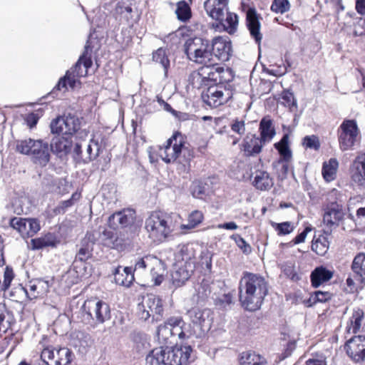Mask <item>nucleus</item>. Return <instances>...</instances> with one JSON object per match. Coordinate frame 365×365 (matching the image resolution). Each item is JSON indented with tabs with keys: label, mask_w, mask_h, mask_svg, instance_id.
I'll use <instances>...</instances> for the list:
<instances>
[{
	"label": "nucleus",
	"mask_w": 365,
	"mask_h": 365,
	"mask_svg": "<svg viewBox=\"0 0 365 365\" xmlns=\"http://www.w3.org/2000/svg\"><path fill=\"white\" fill-rule=\"evenodd\" d=\"M211 49L215 60L227 61L232 51L231 43L222 37H217L213 39Z\"/></svg>",
	"instance_id": "nucleus-26"
},
{
	"label": "nucleus",
	"mask_w": 365,
	"mask_h": 365,
	"mask_svg": "<svg viewBox=\"0 0 365 365\" xmlns=\"http://www.w3.org/2000/svg\"><path fill=\"white\" fill-rule=\"evenodd\" d=\"M207 297V289L202 285H200L196 295H193L192 300L195 303H199L200 301L204 300Z\"/></svg>",
	"instance_id": "nucleus-61"
},
{
	"label": "nucleus",
	"mask_w": 365,
	"mask_h": 365,
	"mask_svg": "<svg viewBox=\"0 0 365 365\" xmlns=\"http://www.w3.org/2000/svg\"><path fill=\"white\" fill-rule=\"evenodd\" d=\"M331 233V230L324 231V234L319 235L318 237H314L312 245V250L319 255H324L329 247V241L328 236Z\"/></svg>",
	"instance_id": "nucleus-32"
},
{
	"label": "nucleus",
	"mask_w": 365,
	"mask_h": 365,
	"mask_svg": "<svg viewBox=\"0 0 365 365\" xmlns=\"http://www.w3.org/2000/svg\"><path fill=\"white\" fill-rule=\"evenodd\" d=\"M192 196L195 198H202L205 194V184L201 181H194L190 187Z\"/></svg>",
	"instance_id": "nucleus-51"
},
{
	"label": "nucleus",
	"mask_w": 365,
	"mask_h": 365,
	"mask_svg": "<svg viewBox=\"0 0 365 365\" xmlns=\"http://www.w3.org/2000/svg\"><path fill=\"white\" fill-rule=\"evenodd\" d=\"M233 96L232 86L230 84H218L209 87L203 93L202 98L205 103L212 108H217L227 103Z\"/></svg>",
	"instance_id": "nucleus-12"
},
{
	"label": "nucleus",
	"mask_w": 365,
	"mask_h": 365,
	"mask_svg": "<svg viewBox=\"0 0 365 365\" xmlns=\"http://www.w3.org/2000/svg\"><path fill=\"white\" fill-rule=\"evenodd\" d=\"M197 329L193 326V324L185 323L183 321V325L182 329L181 331V338L182 340L188 339L192 336H195L196 338H200L203 336H198L196 334Z\"/></svg>",
	"instance_id": "nucleus-49"
},
{
	"label": "nucleus",
	"mask_w": 365,
	"mask_h": 365,
	"mask_svg": "<svg viewBox=\"0 0 365 365\" xmlns=\"http://www.w3.org/2000/svg\"><path fill=\"white\" fill-rule=\"evenodd\" d=\"M268 283L259 274L243 272L239 283V299L242 307L248 311L259 309L268 294Z\"/></svg>",
	"instance_id": "nucleus-1"
},
{
	"label": "nucleus",
	"mask_w": 365,
	"mask_h": 365,
	"mask_svg": "<svg viewBox=\"0 0 365 365\" xmlns=\"http://www.w3.org/2000/svg\"><path fill=\"white\" fill-rule=\"evenodd\" d=\"M350 177L357 186L365 187V153L360 152L349 167Z\"/></svg>",
	"instance_id": "nucleus-18"
},
{
	"label": "nucleus",
	"mask_w": 365,
	"mask_h": 365,
	"mask_svg": "<svg viewBox=\"0 0 365 365\" xmlns=\"http://www.w3.org/2000/svg\"><path fill=\"white\" fill-rule=\"evenodd\" d=\"M347 355L356 363L365 361V336H356L345 345Z\"/></svg>",
	"instance_id": "nucleus-17"
},
{
	"label": "nucleus",
	"mask_w": 365,
	"mask_h": 365,
	"mask_svg": "<svg viewBox=\"0 0 365 365\" xmlns=\"http://www.w3.org/2000/svg\"><path fill=\"white\" fill-rule=\"evenodd\" d=\"M16 150L23 155H31L33 161L45 166L50 160L48 144L41 140L26 138L15 142Z\"/></svg>",
	"instance_id": "nucleus-7"
},
{
	"label": "nucleus",
	"mask_w": 365,
	"mask_h": 365,
	"mask_svg": "<svg viewBox=\"0 0 365 365\" xmlns=\"http://www.w3.org/2000/svg\"><path fill=\"white\" fill-rule=\"evenodd\" d=\"M34 249H41L46 247H54L55 242L47 237L32 240Z\"/></svg>",
	"instance_id": "nucleus-55"
},
{
	"label": "nucleus",
	"mask_w": 365,
	"mask_h": 365,
	"mask_svg": "<svg viewBox=\"0 0 365 365\" xmlns=\"http://www.w3.org/2000/svg\"><path fill=\"white\" fill-rule=\"evenodd\" d=\"M307 365H327L326 356L323 354H315L306 361Z\"/></svg>",
	"instance_id": "nucleus-58"
},
{
	"label": "nucleus",
	"mask_w": 365,
	"mask_h": 365,
	"mask_svg": "<svg viewBox=\"0 0 365 365\" xmlns=\"http://www.w3.org/2000/svg\"><path fill=\"white\" fill-rule=\"evenodd\" d=\"M175 13L179 20L186 21L191 17L190 5L186 1H178Z\"/></svg>",
	"instance_id": "nucleus-45"
},
{
	"label": "nucleus",
	"mask_w": 365,
	"mask_h": 365,
	"mask_svg": "<svg viewBox=\"0 0 365 365\" xmlns=\"http://www.w3.org/2000/svg\"><path fill=\"white\" fill-rule=\"evenodd\" d=\"M114 279L116 284L128 287L134 280L132 267H122L118 266L113 272Z\"/></svg>",
	"instance_id": "nucleus-29"
},
{
	"label": "nucleus",
	"mask_w": 365,
	"mask_h": 365,
	"mask_svg": "<svg viewBox=\"0 0 365 365\" xmlns=\"http://www.w3.org/2000/svg\"><path fill=\"white\" fill-rule=\"evenodd\" d=\"M135 212L133 210L128 209L115 212L108 218V225L113 229L125 227L134 223Z\"/></svg>",
	"instance_id": "nucleus-20"
},
{
	"label": "nucleus",
	"mask_w": 365,
	"mask_h": 365,
	"mask_svg": "<svg viewBox=\"0 0 365 365\" xmlns=\"http://www.w3.org/2000/svg\"><path fill=\"white\" fill-rule=\"evenodd\" d=\"M48 281L42 279L31 280L25 292L30 299L41 298L46 296L49 290Z\"/></svg>",
	"instance_id": "nucleus-25"
},
{
	"label": "nucleus",
	"mask_w": 365,
	"mask_h": 365,
	"mask_svg": "<svg viewBox=\"0 0 365 365\" xmlns=\"http://www.w3.org/2000/svg\"><path fill=\"white\" fill-rule=\"evenodd\" d=\"M192 352L190 346L153 349L146 356L147 365H187Z\"/></svg>",
	"instance_id": "nucleus-3"
},
{
	"label": "nucleus",
	"mask_w": 365,
	"mask_h": 365,
	"mask_svg": "<svg viewBox=\"0 0 365 365\" xmlns=\"http://www.w3.org/2000/svg\"><path fill=\"white\" fill-rule=\"evenodd\" d=\"M364 318V312L361 310L353 313L346 327V331L349 334H356L360 329Z\"/></svg>",
	"instance_id": "nucleus-40"
},
{
	"label": "nucleus",
	"mask_w": 365,
	"mask_h": 365,
	"mask_svg": "<svg viewBox=\"0 0 365 365\" xmlns=\"http://www.w3.org/2000/svg\"><path fill=\"white\" fill-rule=\"evenodd\" d=\"M163 311L162 301L159 297L149 294L143 297L141 302L138 304L137 315L140 319L145 321L150 317L154 318L156 315L160 316Z\"/></svg>",
	"instance_id": "nucleus-13"
},
{
	"label": "nucleus",
	"mask_w": 365,
	"mask_h": 365,
	"mask_svg": "<svg viewBox=\"0 0 365 365\" xmlns=\"http://www.w3.org/2000/svg\"><path fill=\"white\" fill-rule=\"evenodd\" d=\"M264 145L255 134H249L240 145V149L246 157L255 156L261 153Z\"/></svg>",
	"instance_id": "nucleus-23"
},
{
	"label": "nucleus",
	"mask_w": 365,
	"mask_h": 365,
	"mask_svg": "<svg viewBox=\"0 0 365 365\" xmlns=\"http://www.w3.org/2000/svg\"><path fill=\"white\" fill-rule=\"evenodd\" d=\"M351 269L355 274V280L359 283L365 282V254L359 253L354 259Z\"/></svg>",
	"instance_id": "nucleus-34"
},
{
	"label": "nucleus",
	"mask_w": 365,
	"mask_h": 365,
	"mask_svg": "<svg viewBox=\"0 0 365 365\" xmlns=\"http://www.w3.org/2000/svg\"><path fill=\"white\" fill-rule=\"evenodd\" d=\"M85 138L80 139L79 142H76L73 148V152L76 155L78 158H81L84 162H90L95 160L100 154L101 145L98 141L95 139H90L88 143H86V151L85 158L82 155V146L83 143L85 141Z\"/></svg>",
	"instance_id": "nucleus-19"
},
{
	"label": "nucleus",
	"mask_w": 365,
	"mask_h": 365,
	"mask_svg": "<svg viewBox=\"0 0 365 365\" xmlns=\"http://www.w3.org/2000/svg\"><path fill=\"white\" fill-rule=\"evenodd\" d=\"M259 132L260 137L259 138L264 145L272 140L276 132L270 118L265 117L262 119L259 123Z\"/></svg>",
	"instance_id": "nucleus-31"
},
{
	"label": "nucleus",
	"mask_w": 365,
	"mask_h": 365,
	"mask_svg": "<svg viewBox=\"0 0 365 365\" xmlns=\"http://www.w3.org/2000/svg\"><path fill=\"white\" fill-rule=\"evenodd\" d=\"M180 37L177 32H173L165 37V41L168 43L171 41L173 44H178L180 43Z\"/></svg>",
	"instance_id": "nucleus-64"
},
{
	"label": "nucleus",
	"mask_w": 365,
	"mask_h": 365,
	"mask_svg": "<svg viewBox=\"0 0 365 365\" xmlns=\"http://www.w3.org/2000/svg\"><path fill=\"white\" fill-rule=\"evenodd\" d=\"M14 278V273L12 269H9L8 267L6 269L4 274V282L3 284L1 283V289L6 290L10 286V284Z\"/></svg>",
	"instance_id": "nucleus-59"
},
{
	"label": "nucleus",
	"mask_w": 365,
	"mask_h": 365,
	"mask_svg": "<svg viewBox=\"0 0 365 365\" xmlns=\"http://www.w3.org/2000/svg\"><path fill=\"white\" fill-rule=\"evenodd\" d=\"M207 14L212 19L221 22L224 30L229 34L236 32L238 26V16L228 11L226 1H204Z\"/></svg>",
	"instance_id": "nucleus-6"
},
{
	"label": "nucleus",
	"mask_w": 365,
	"mask_h": 365,
	"mask_svg": "<svg viewBox=\"0 0 365 365\" xmlns=\"http://www.w3.org/2000/svg\"><path fill=\"white\" fill-rule=\"evenodd\" d=\"M302 145L306 148L318 150L320 147V143L318 137L316 135H307L302 140Z\"/></svg>",
	"instance_id": "nucleus-52"
},
{
	"label": "nucleus",
	"mask_w": 365,
	"mask_h": 365,
	"mask_svg": "<svg viewBox=\"0 0 365 365\" xmlns=\"http://www.w3.org/2000/svg\"><path fill=\"white\" fill-rule=\"evenodd\" d=\"M187 314L193 326L197 329L198 336H205L210 329L212 318L211 310L209 309L192 308L187 311Z\"/></svg>",
	"instance_id": "nucleus-14"
},
{
	"label": "nucleus",
	"mask_w": 365,
	"mask_h": 365,
	"mask_svg": "<svg viewBox=\"0 0 365 365\" xmlns=\"http://www.w3.org/2000/svg\"><path fill=\"white\" fill-rule=\"evenodd\" d=\"M355 36L365 35V19H360L354 27Z\"/></svg>",
	"instance_id": "nucleus-62"
},
{
	"label": "nucleus",
	"mask_w": 365,
	"mask_h": 365,
	"mask_svg": "<svg viewBox=\"0 0 365 365\" xmlns=\"http://www.w3.org/2000/svg\"><path fill=\"white\" fill-rule=\"evenodd\" d=\"M158 155L166 163L177 162L178 170L180 172L188 173L191 154L184 146L182 135L180 133L173 134L158 150Z\"/></svg>",
	"instance_id": "nucleus-2"
},
{
	"label": "nucleus",
	"mask_w": 365,
	"mask_h": 365,
	"mask_svg": "<svg viewBox=\"0 0 365 365\" xmlns=\"http://www.w3.org/2000/svg\"><path fill=\"white\" fill-rule=\"evenodd\" d=\"M80 125V120L78 117L68 114L53 120L50 127L53 134L66 135L71 138L73 134H76V138H87L88 133L85 130H79Z\"/></svg>",
	"instance_id": "nucleus-9"
},
{
	"label": "nucleus",
	"mask_w": 365,
	"mask_h": 365,
	"mask_svg": "<svg viewBox=\"0 0 365 365\" xmlns=\"http://www.w3.org/2000/svg\"><path fill=\"white\" fill-rule=\"evenodd\" d=\"M232 238H233L235 240L237 246L242 250L243 252L249 253L250 252V246L248 244H247V242L243 238H242L239 235H233Z\"/></svg>",
	"instance_id": "nucleus-60"
},
{
	"label": "nucleus",
	"mask_w": 365,
	"mask_h": 365,
	"mask_svg": "<svg viewBox=\"0 0 365 365\" xmlns=\"http://www.w3.org/2000/svg\"><path fill=\"white\" fill-rule=\"evenodd\" d=\"M175 262L184 265L190 263L195 266V251L193 248L189 245H182L175 254Z\"/></svg>",
	"instance_id": "nucleus-33"
},
{
	"label": "nucleus",
	"mask_w": 365,
	"mask_h": 365,
	"mask_svg": "<svg viewBox=\"0 0 365 365\" xmlns=\"http://www.w3.org/2000/svg\"><path fill=\"white\" fill-rule=\"evenodd\" d=\"M91 48L89 42L87 41L85 46V51L75 64V66L70 70L67 71L64 77L61 78L56 86L57 90L64 91L67 90V84L71 88H75L79 84L78 80L81 77H84L88 73V69L92 66V61L91 54Z\"/></svg>",
	"instance_id": "nucleus-5"
},
{
	"label": "nucleus",
	"mask_w": 365,
	"mask_h": 365,
	"mask_svg": "<svg viewBox=\"0 0 365 365\" xmlns=\"http://www.w3.org/2000/svg\"><path fill=\"white\" fill-rule=\"evenodd\" d=\"M73 359V352L67 347L43 349L41 354L42 360H53L55 365H68Z\"/></svg>",
	"instance_id": "nucleus-15"
},
{
	"label": "nucleus",
	"mask_w": 365,
	"mask_h": 365,
	"mask_svg": "<svg viewBox=\"0 0 365 365\" xmlns=\"http://www.w3.org/2000/svg\"><path fill=\"white\" fill-rule=\"evenodd\" d=\"M281 103L289 109L297 108V101L292 93L289 91H284L281 94Z\"/></svg>",
	"instance_id": "nucleus-50"
},
{
	"label": "nucleus",
	"mask_w": 365,
	"mask_h": 365,
	"mask_svg": "<svg viewBox=\"0 0 365 365\" xmlns=\"http://www.w3.org/2000/svg\"><path fill=\"white\" fill-rule=\"evenodd\" d=\"M72 143L71 137L58 135L52 139L51 148L53 153L62 157L71 151Z\"/></svg>",
	"instance_id": "nucleus-28"
},
{
	"label": "nucleus",
	"mask_w": 365,
	"mask_h": 365,
	"mask_svg": "<svg viewBox=\"0 0 365 365\" xmlns=\"http://www.w3.org/2000/svg\"><path fill=\"white\" fill-rule=\"evenodd\" d=\"M312 230V229L309 227H307L303 232L297 235L295 238L293 240V242L295 245L304 242L307 234Z\"/></svg>",
	"instance_id": "nucleus-63"
},
{
	"label": "nucleus",
	"mask_w": 365,
	"mask_h": 365,
	"mask_svg": "<svg viewBox=\"0 0 365 365\" xmlns=\"http://www.w3.org/2000/svg\"><path fill=\"white\" fill-rule=\"evenodd\" d=\"M197 73L192 74L193 76H200L202 78H207L211 81H216L217 76L222 73L224 69L219 66L216 60L214 58V63L203 64Z\"/></svg>",
	"instance_id": "nucleus-30"
},
{
	"label": "nucleus",
	"mask_w": 365,
	"mask_h": 365,
	"mask_svg": "<svg viewBox=\"0 0 365 365\" xmlns=\"http://www.w3.org/2000/svg\"><path fill=\"white\" fill-rule=\"evenodd\" d=\"M290 9L289 1H273L271 10L275 13L283 14Z\"/></svg>",
	"instance_id": "nucleus-57"
},
{
	"label": "nucleus",
	"mask_w": 365,
	"mask_h": 365,
	"mask_svg": "<svg viewBox=\"0 0 365 365\" xmlns=\"http://www.w3.org/2000/svg\"><path fill=\"white\" fill-rule=\"evenodd\" d=\"M332 277V272L323 267H317L312 272V284L314 287H318L324 282L329 281Z\"/></svg>",
	"instance_id": "nucleus-36"
},
{
	"label": "nucleus",
	"mask_w": 365,
	"mask_h": 365,
	"mask_svg": "<svg viewBox=\"0 0 365 365\" xmlns=\"http://www.w3.org/2000/svg\"><path fill=\"white\" fill-rule=\"evenodd\" d=\"M270 224L278 235H289L294 230V226L291 222H284L281 223L271 222Z\"/></svg>",
	"instance_id": "nucleus-46"
},
{
	"label": "nucleus",
	"mask_w": 365,
	"mask_h": 365,
	"mask_svg": "<svg viewBox=\"0 0 365 365\" xmlns=\"http://www.w3.org/2000/svg\"><path fill=\"white\" fill-rule=\"evenodd\" d=\"M230 128L233 132L237 133L240 136L243 135L246 131L245 121L238 118L232 120L230 124Z\"/></svg>",
	"instance_id": "nucleus-56"
},
{
	"label": "nucleus",
	"mask_w": 365,
	"mask_h": 365,
	"mask_svg": "<svg viewBox=\"0 0 365 365\" xmlns=\"http://www.w3.org/2000/svg\"><path fill=\"white\" fill-rule=\"evenodd\" d=\"M99 237L105 246L118 250H123L128 244L124 235L110 230H104Z\"/></svg>",
	"instance_id": "nucleus-21"
},
{
	"label": "nucleus",
	"mask_w": 365,
	"mask_h": 365,
	"mask_svg": "<svg viewBox=\"0 0 365 365\" xmlns=\"http://www.w3.org/2000/svg\"><path fill=\"white\" fill-rule=\"evenodd\" d=\"M331 297V294L329 292L317 291L311 296L309 301L312 302V304H315L317 302H326L330 299Z\"/></svg>",
	"instance_id": "nucleus-54"
},
{
	"label": "nucleus",
	"mask_w": 365,
	"mask_h": 365,
	"mask_svg": "<svg viewBox=\"0 0 365 365\" xmlns=\"http://www.w3.org/2000/svg\"><path fill=\"white\" fill-rule=\"evenodd\" d=\"M274 185L272 178L269 174L264 170H257L253 180V185L260 190H267Z\"/></svg>",
	"instance_id": "nucleus-35"
},
{
	"label": "nucleus",
	"mask_w": 365,
	"mask_h": 365,
	"mask_svg": "<svg viewBox=\"0 0 365 365\" xmlns=\"http://www.w3.org/2000/svg\"><path fill=\"white\" fill-rule=\"evenodd\" d=\"M266 360L255 353L243 352L240 358V365H266Z\"/></svg>",
	"instance_id": "nucleus-39"
},
{
	"label": "nucleus",
	"mask_w": 365,
	"mask_h": 365,
	"mask_svg": "<svg viewBox=\"0 0 365 365\" xmlns=\"http://www.w3.org/2000/svg\"><path fill=\"white\" fill-rule=\"evenodd\" d=\"M93 242L81 247L76 256V259L84 262L91 256Z\"/></svg>",
	"instance_id": "nucleus-53"
},
{
	"label": "nucleus",
	"mask_w": 365,
	"mask_h": 365,
	"mask_svg": "<svg viewBox=\"0 0 365 365\" xmlns=\"http://www.w3.org/2000/svg\"><path fill=\"white\" fill-rule=\"evenodd\" d=\"M246 21L252 38L255 39L256 43L259 44L262 39V34L260 32L261 24L259 17L254 9H250L247 11Z\"/></svg>",
	"instance_id": "nucleus-27"
},
{
	"label": "nucleus",
	"mask_w": 365,
	"mask_h": 365,
	"mask_svg": "<svg viewBox=\"0 0 365 365\" xmlns=\"http://www.w3.org/2000/svg\"><path fill=\"white\" fill-rule=\"evenodd\" d=\"M10 225L24 238L32 237L40 230L38 222L32 218L14 217L10 221Z\"/></svg>",
	"instance_id": "nucleus-16"
},
{
	"label": "nucleus",
	"mask_w": 365,
	"mask_h": 365,
	"mask_svg": "<svg viewBox=\"0 0 365 365\" xmlns=\"http://www.w3.org/2000/svg\"><path fill=\"white\" fill-rule=\"evenodd\" d=\"M339 163L336 159L331 158L328 162L323 164L322 175L327 182L334 180L336 175Z\"/></svg>",
	"instance_id": "nucleus-38"
},
{
	"label": "nucleus",
	"mask_w": 365,
	"mask_h": 365,
	"mask_svg": "<svg viewBox=\"0 0 365 365\" xmlns=\"http://www.w3.org/2000/svg\"><path fill=\"white\" fill-rule=\"evenodd\" d=\"M170 323L172 325V336L173 338H181V331L183 325L182 318L180 317H171Z\"/></svg>",
	"instance_id": "nucleus-47"
},
{
	"label": "nucleus",
	"mask_w": 365,
	"mask_h": 365,
	"mask_svg": "<svg viewBox=\"0 0 365 365\" xmlns=\"http://www.w3.org/2000/svg\"><path fill=\"white\" fill-rule=\"evenodd\" d=\"M343 217L342 206L337 202H331L324 210L323 222L327 227L331 228L333 226H337Z\"/></svg>",
	"instance_id": "nucleus-24"
},
{
	"label": "nucleus",
	"mask_w": 365,
	"mask_h": 365,
	"mask_svg": "<svg viewBox=\"0 0 365 365\" xmlns=\"http://www.w3.org/2000/svg\"><path fill=\"white\" fill-rule=\"evenodd\" d=\"M155 260L153 262L154 264H151L149 267H150V274L152 276V279L154 281L155 285H160L163 280V275L165 273V264L162 260L155 257Z\"/></svg>",
	"instance_id": "nucleus-37"
},
{
	"label": "nucleus",
	"mask_w": 365,
	"mask_h": 365,
	"mask_svg": "<svg viewBox=\"0 0 365 365\" xmlns=\"http://www.w3.org/2000/svg\"><path fill=\"white\" fill-rule=\"evenodd\" d=\"M289 143V135L285 134L283 135L279 142L274 144L275 148L279 151L280 155L284 158V160H288L291 156V150L288 146Z\"/></svg>",
	"instance_id": "nucleus-44"
},
{
	"label": "nucleus",
	"mask_w": 365,
	"mask_h": 365,
	"mask_svg": "<svg viewBox=\"0 0 365 365\" xmlns=\"http://www.w3.org/2000/svg\"><path fill=\"white\" fill-rule=\"evenodd\" d=\"M179 215L153 212L145 220V229L149 237L155 242H163L177 227Z\"/></svg>",
	"instance_id": "nucleus-4"
},
{
	"label": "nucleus",
	"mask_w": 365,
	"mask_h": 365,
	"mask_svg": "<svg viewBox=\"0 0 365 365\" xmlns=\"http://www.w3.org/2000/svg\"><path fill=\"white\" fill-rule=\"evenodd\" d=\"M339 148L342 151L352 150L359 142L361 134L354 120H344L337 130Z\"/></svg>",
	"instance_id": "nucleus-10"
},
{
	"label": "nucleus",
	"mask_w": 365,
	"mask_h": 365,
	"mask_svg": "<svg viewBox=\"0 0 365 365\" xmlns=\"http://www.w3.org/2000/svg\"><path fill=\"white\" fill-rule=\"evenodd\" d=\"M203 220V214L201 211L194 210L189 215L187 218V224L181 225V230H191L200 225Z\"/></svg>",
	"instance_id": "nucleus-42"
},
{
	"label": "nucleus",
	"mask_w": 365,
	"mask_h": 365,
	"mask_svg": "<svg viewBox=\"0 0 365 365\" xmlns=\"http://www.w3.org/2000/svg\"><path fill=\"white\" fill-rule=\"evenodd\" d=\"M188 59L199 64L214 63V56L209 41L201 38H191L184 44Z\"/></svg>",
	"instance_id": "nucleus-8"
},
{
	"label": "nucleus",
	"mask_w": 365,
	"mask_h": 365,
	"mask_svg": "<svg viewBox=\"0 0 365 365\" xmlns=\"http://www.w3.org/2000/svg\"><path fill=\"white\" fill-rule=\"evenodd\" d=\"M83 310L86 314V319L92 321L96 324H103L110 319L109 305L101 300L91 299L86 300L83 305Z\"/></svg>",
	"instance_id": "nucleus-11"
},
{
	"label": "nucleus",
	"mask_w": 365,
	"mask_h": 365,
	"mask_svg": "<svg viewBox=\"0 0 365 365\" xmlns=\"http://www.w3.org/2000/svg\"><path fill=\"white\" fill-rule=\"evenodd\" d=\"M195 268V266H193L190 263L184 265L180 263L175 262L173 264V271L171 275L173 284L176 287L182 286L191 277Z\"/></svg>",
	"instance_id": "nucleus-22"
},
{
	"label": "nucleus",
	"mask_w": 365,
	"mask_h": 365,
	"mask_svg": "<svg viewBox=\"0 0 365 365\" xmlns=\"http://www.w3.org/2000/svg\"><path fill=\"white\" fill-rule=\"evenodd\" d=\"M153 262H157L155 260V257L153 255H145L143 257H138L135 260V270H143L146 267H149L151 264H154Z\"/></svg>",
	"instance_id": "nucleus-48"
},
{
	"label": "nucleus",
	"mask_w": 365,
	"mask_h": 365,
	"mask_svg": "<svg viewBox=\"0 0 365 365\" xmlns=\"http://www.w3.org/2000/svg\"><path fill=\"white\" fill-rule=\"evenodd\" d=\"M153 59L156 63L162 65L164 68L165 76H166L170 66V60L168 58L165 50L162 48H158L153 53Z\"/></svg>",
	"instance_id": "nucleus-43"
},
{
	"label": "nucleus",
	"mask_w": 365,
	"mask_h": 365,
	"mask_svg": "<svg viewBox=\"0 0 365 365\" xmlns=\"http://www.w3.org/2000/svg\"><path fill=\"white\" fill-rule=\"evenodd\" d=\"M157 336L158 340L162 343H167L172 336V325L170 323V317L168 318L163 324H160L158 327Z\"/></svg>",
	"instance_id": "nucleus-41"
}]
</instances>
